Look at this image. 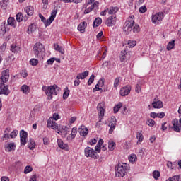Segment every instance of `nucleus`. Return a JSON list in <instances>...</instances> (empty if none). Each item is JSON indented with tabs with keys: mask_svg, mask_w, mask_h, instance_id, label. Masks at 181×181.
<instances>
[{
	"mask_svg": "<svg viewBox=\"0 0 181 181\" xmlns=\"http://www.w3.org/2000/svg\"><path fill=\"white\" fill-rule=\"evenodd\" d=\"M170 180L179 181V180H180V175H174L173 177H170Z\"/></svg>",
	"mask_w": 181,
	"mask_h": 181,
	"instance_id": "obj_52",
	"label": "nucleus"
},
{
	"mask_svg": "<svg viewBox=\"0 0 181 181\" xmlns=\"http://www.w3.org/2000/svg\"><path fill=\"white\" fill-rule=\"evenodd\" d=\"M101 23H103V19L100 17L96 18L93 21V28H98Z\"/></svg>",
	"mask_w": 181,
	"mask_h": 181,
	"instance_id": "obj_37",
	"label": "nucleus"
},
{
	"mask_svg": "<svg viewBox=\"0 0 181 181\" xmlns=\"http://www.w3.org/2000/svg\"><path fill=\"white\" fill-rule=\"evenodd\" d=\"M57 15V9L56 8H54L49 18L47 20L45 19V21H44V25L45 28H47V26H50V25H52V22H53V21L56 19Z\"/></svg>",
	"mask_w": 181,
	"mask_h": 181,
	"instance_id": "obj_7",
	"label": "nucleus"
},
{
	"mask_svg": "<svg viewBox=\"0 0 181 181\" xmlns=\"http://www.w3.org/2000/svg\"><path fill=\"white\" fill-rule=\"evenodd\" d=\"M85 155L87 158H95V151L90 147L85 148Z\"/></svg>",
	"mask_w": 181,
	"mask_h": 181,
	"instance_id": "obj_16",
	"label": "nucleus"
},
{
	"mask_svg": "<svg viewBox=\"0 0 181 181\" xmlns=\"http://www.w3.org/2000/svg\"><path fill=\"white\" fill-rule=\"evenodd\" d=\"M28 18H29V17H24L23 18V16L22 15V13H18L16 15L17 22H22L23 21H25V22H26V21H28Z\"/></svg>",
	"mask_w": 181,
	"mask_h": 181,
	"instance_id": "obj_35",
	"label": "nucleus"
},
{
	"mask_svg": "<svg viewBox=\"0 0 181 181\" xmlns=\"http://www.w3.org/2000/svg\"><path fill=\"white\" fill-rule=\"evenodd\" d=\"M147 125H148V127H153L156 124L155 120L152 119H148L146 122Z\"/></svg>",
	"mask_w": 181,
	"mask_h": 181,
	"instance_id": "obj_50",
	"label": "nucleus"
},
{
	"mask_svg": "<svg viewBox=\"0 0 181 181\" xmlns=\"http://www.w3.org/2000/svg\"><path fill=\"white\" fill-rule=\"evenodd\" d=\"M1 9H6L8 6V0H3L0 2Z\"/></svg>",
	"mask_w": 181,
	"mask_h": 181,
	"instance_id": "obj_44",
	"label": "nucleus"
},
{
	"mask_svg": "<svg viewBox=\"0 0 181 181\" xmlns=\"http://www.w3.org/2000/svg\"><path fill=\"white\" fill-rule=\"evenodd\" d=\"M97 110L99 114V121L96 123V127L100 128V127L103 125L101 119L104 117V114L105 112V103L104 102L99 103L97 106Z\"/></svg>",
	"mask_w": 181,
	"mask_h": 181,
	"instance_id": "obj_4",
	"label": "nucleus"
},
{
	"mask_svg": "<svg viewBox=\"0 0 181 181\" xmlns=\"http://www.w3.org/2000/svg\"><path fill=\"white\" fill-rule=\"evenodd\" d=\"M98 85L101 88H103V87H104V79H100V80L98 81Z\"/></svg>",
	"mask_w": 181,
	"mask_h": 181,
	"instance_id": "obj_56",
	"label": "nucleus"
},
{
	"mask_svg": "<svg viewBox=\"0 0 181 181\" xmlns=\"http://www.w3.org/2000/svg\"><path fill=\"white\" fill-rule=\"evenodd\" d=\"M176 45V44L175 43V40H172L171 41H170L168 45H167V50L168 52H170V50H172V49H175V46Z\"/></svg>",
	"mask_w": 181,
	"mask_h": 181,
	"instance_id": "obj_34",
	"label": "nucleus"
},
{
	"mask_svg": "<svg viewBox=\"0 0 181 181\" xmlns=\"http://www.w3.org/2000/svg\"><path fill=\"white\" fill-rule=\"evenodd\" d=\"M54 50H57V52H59L61 54H64V48L63 47L59 46L58 44H54Z\"/></svg>",
	"mask_w": 181,
	"mask_h": 181,
	"instance_id": "obj_39",
	"label": "nucleus"
},
{
	"mask_svg": "<svg viewBox=\"0 0 181 181\" xmlns=\"http://www.w3.org/2000/svg\"><path fill=\"white\" fill-rule=\"evenodd\" d=\"M98 5H99L98 1H95V2L91 5L90 7H88V8H86V9L84 10L83 13H84L85 15H87V13H88L89 12H91V11H93V9H94L95 8H98Z\"/></svg>",
	"mask_w": 181,
	"mask_h": 181,
	"instance_id": "obj_23",
	"label": "nucleus"
},
{
	"mask_svg": "<svg viewBox=\"0 0 181 181\" xmlns=\"http://www.w3.org/2000/svg\"><path fill=\"white\" fill-rule=\"evenodd\" d=\"M162 19H163V12H158L151 16V22L155 25L162 22Z\"/></svg>",
	"mask_w": 181,
	"mask_h": 181,
	"instance_id": "obj_8",
	"label": "nucleus"
},
{
	"mask_svg": "<svg viewBox=\"0 0 181 181\" xmlns=\"http://www.w3.org/2000/svg\"><path fill=\"white\" fill-rule=\"evenodd\" d=\"M10 50L12 52V53H14V54H17V53L21 52V46L16 45V44H12L11 45Z\"/></svg>",
	"mask_w": 181,
	"mask_h": 181,
	"instance_id": "obj_25",
	"label": "nucleus"
},
{
	"mask_svg": "<svg viewBox=\"0 0 181 181\" xmlns=\"http://www.w3.org/2000/svg\"><path fill=\"white\" fill-rule=\"evenodd\" d=\"M24 11L28 16H32L35 12V8L32 6H28L24 8Z\"/></svg>",
	"mask_w": 181,
	"mask_h": 181,
	"instance_id": "obj_27",
	"label": "nucleus"
},
{
	"mask_svg": "<svg viewBox=\"0 0 181 181\" xmlns=\"http://www.w3.org/2000/svg\"><path fill=\"white\" fill-rule=\"evenodd\" d=\"M131 93V86H127L120 89V95L122 97H125V95H128Z\"/></svg>",
	"mask_w": 181,
	"mask_h": 181,
	"instance_id": "obj_19",
	"label": "nucleus"
},
{
	"mask_svg": "<svg viewBox=\"0 0 181 181\" xmlns=\"http://www.w3.org/2000/svg\"><path fill=\"white\" fill-rule=\"evenodd\" d=\"M36 30V25L35 23L31 24L28 28V33H32V32H35Z\"/></svg>",
	"mask_w": 181,
	"mask_h": 181,
	"instance_id": "obj_41",
	"label": "nucleus"
},
{
	"mask_svg": "<svg viewBox=\"0 0 181 181\" xmlns=\"http://www.w3.org/2000/svg\"><path fill=\"white\" fill-rule=\"evenodd\" d=\"M50 142V139L47 137H44L43 138V144L44 145H49V143Z\"/></svg>",
	"mask_w": 181,
	"mask_h": 181,
	"instance_id": "obj_57",
	"label": "nucleus"
},
{
	"mask_svg": "<svg viewBox=\"0 0 181 181\" xmlns=\"http://www.w3.org/2000/svg\"><path fill=\"white\" fill-rule=\"evenodd\" d=\"M11 132V128L8 127L4 130V134L2 137L3 141H6L7 139H9L10 136L9 133Z\"/></svg>",
	"mask_w": 181,
	"mask_h": 181,
	"instance_id": "obj_33",
	"label": "nucleus"
},
{
	"mask_svg": "<svg viewBox=\"0 0 181 181\" xmlns=\"http://www.w3.org/2000/svg\"><path fill=\"white\" fill-rule=\"evenodd\" d=\"M76 135H77V127H74L72 128L71 134L67 136L66 139L69 141V142H71V141L74 139V138H76Z\"/></svg>",
	"mask_w": 181,
	"mask_h": 181,
	"instance_id": "obj_17",
	"label": "nucleus"
},
{
	"mask_svg": "<svg viewBox=\"0 0 181 181\" xmlns=\"http://www.w3.org/2000/svg\"><path fill=\"white\" fill-rule=\"evenodd\" d=\"M115 146H117V144L114 141L112 140H109L108 141V149L109 151H114L115 149Z\"/></svg>",
	"mask_w": 181,
	"mask_h": 181,
	"instance_id": "obj_38",
	"label": "nucleus"
},
{
	"mask_svg": "<svg viewBox=\"0 0 181 181\" xmlns=\"http://www.w3.org/2000/svg\"><path fill=\"white\" fill-rule=\"evenodd\" d=\"M157 118H165V112H161L160 113H157Z\"/></svg>",
	"mask_w": 181,
	"mask_h": 181,
	"instance_id": "obj_59",
	"label": "nucleus"
},
{
	"mask_svg": "<svg viewBox=\"0 0 181 181\" xmlns=\"http://www.w3.org/2000/svg\"><path fill=\"white\" fill-rule=\"evenodd\" d=\"M0 92L4 95H9V89H8V86H5V83H0Z\"/></svg>",
	"mask_w": 181,
	"mask_h": 181,
	"instance_id": "obj_20",
	"label": "nucleus"
},
{
	"mask_svg": "<svg viewBox=\"0 0 181 181\" xmlns=\"http://www.w3.org/2000/svg\"><path fill=\"white\" fill-rule=\"evenodd\" d=\"M47 127L48 128H52V129H58L59 126L57 125V123H56V121L53 119V118L50 117L47 120Z\"/></svg>",
	"mask_w": 181,
	"mask_h": 181,
	"instance_id": "obj_15",
	"label": "nucleus"
},
{
	"mask_svg": "<svg viewBox=\"0 0 181 181\" xmlns=\"http://www.w3.org/2000/svg\"><path fill=\"white\" fill-rule=\"evenodd\" d=\"M78 132L81 135V136H86L88 134V129L84 125H81L78 128Z\"/></svg>",
	"mask_w": 181,
	"mask_h": 181,
	"instance_id": "obj_21",
	"label": "nucleus"
},
{
	"mask_svg": "<svg viewBox=\"0 0 181 181\" xmlns=\"http://www.w3.org/2000/svg\"><path fill=\"white\" fill-rule=\"evenodd\" d=\"M129 170V165L126 163H119L115 166V176L116 177H124Z\"/></svg>",
	"mask_w": 181,
	"mask_h": 181,
	"instance_id": "obj_2",
	"label": "nucleus"
},
{
	"mask_svg": "<svg viewBox=\"0 0 181 181\" xmlns=\"http://www.w3.org/2000/svg\"><path fill=\"white\" fill-rule=\"evenodd\" d=\"M108 127H110L109 134H112L115 129V127H117V118H115V117H111Z\"/></svg>",
	"mask_w": 181,
	"mask_h": 181,
	"instance_id": "obj_11",
	"label": "nucleus"
},
{
	"mask_svg": "<svg viewBox=\"0 0 181 181\" xmlns=\"http://www.w3.org/2000/svg\"><path fill=\"white\" fill-rule=\"evenodd\" d=\"M69 95H70V90H69L68 87H66L64 89L63 99L67 100V98H69Z\"/></svg>",
	"mask_w": 181,
	"mask_h": 181,
	"instance_id": "obj_40",
	"label": "nucleus"
},
{
	"mask_svg": "<svg viewBox=\"0 0 181 181\" xmlns=\"http://www.w3.org/2000/svg\"><path fill=\"white\" fill-rule=\"evenodd\" d=\"M123 31L125 35H129L132 32L133 33H139L141 32V27L135 23V16H131L127 19L123 25Z\"/></svg>",
	"mask_w": 181,
	"mask_h": 181,
	"instance_id": "obj_1",
	"label": "nucleus"
},
{
	"mask_svg": "<svg viewBox=\"0 0 181 181\" xmlns=\"http://www.w3.org/2000/svg\"><path fill=\"white\" fill-rule=\"evenodd\" d=\"M37 175H36V174H34V175H33L30 177L29 181H36V179H37Z\"/></svg>",
	"mask_w": 181,
	"mask_h": 181,
	"instance_id": "obj_60",
	"label": "nucleus"
},
{
	"mask_svg": "<svg viewBox=\"0 0 181 181\" xmlns=\"http://www.w3.org/2000/svg\"><path fill=\"white\" fill-rule=\"evenodd\" d=\"M21 76L23 77V78H26V77H28V71L25 69L22 70Z\"/></svg>",
	"mask_w": 181,
	"mask_h": 181,
	"instance_id": "obj_54",
	"label": "nucleus"
},
{
	"mask_svg": "<svg viewBox=\"0 0 181 181\" xmlns=\"http://www.w3.org/2000/svg\"><path fill=\"white\" fill-rule=\"evenodd\" d=\"M129 159H136V155L135 154H131L130 156H129Z\"/></svg>",
	"mask_w": 181,
	"mask_h": 181,
	"instance_id": "obj_64",
	"label": "nucleus"
},
{
	"mask_svg": "<svg viewBox=\"0 0 181 181\" xmlns=\"http://www.w3.org/2000/svg\"><path fill=\"white\" fill-rule=\"evenodd\" d=\"M122 81V78L119 76L117 78H116L114 81V83H113V87L114 88H115L116 90L118 88V86H119V83H121Z\"/></svg>",
	"mask_w": 181,
	"mask_h": 181,
	"instance_id": "obj_36",
	"label": "nucleus"
},
{
	"mask_svg": "<svg viewBox=\"0 0 181 181\" xmlns=\"http://www.w3.org/2000/svg\"><path fill=\"white\" fill-rule=\"evenodd\" d=\"M43 4V8L44 9H46L47 8V5H49V0H42Z\"/></svg>",
	"mask_w": 181,
	"mask_h": 181,
	"instance_id": "obj_55",
	"label": "nucleus"
},
{
	"mask_svg": "<svg viewBox=\"0 0 181 181\" xmlns=\"http://www.w3.org/2000/svg\"><path fill=\"white\" fill-rule=\"evenodd\" d=\"M104 144V140L103 139H100L97 145L95 146V152H98V153H100V152H103L104 156H107V147L105 146H103L101 147V146Z\"/></svg>",
	"mask_w": 181,
	"mask_h": 181,
	"instance_id": "obj_6",
	"label": "nucleus"
},
{
	"mask_svg": "<svg viewBox=\"0 0 181 181\" xmlns=\"http://www.w3.org/2000/svg\"><path fill=\"white\" fill-rule=\"evenodd\" d=\"M89 73L90 72L88 71H85L82 73H79L78 74L76 78L78 80H84V78H86L88 76Z\"/></svg>",
	"mask_w": 181,
	"mask_h": 181,
	"instance_id": "obj_28",
	"label": "nucleus"
},
{
	"mask_svg": "<svg viewBox=\"0 0 181 181\" xmlns=\"http://www.w3.org/2000/svg\"><path fill=\"white\" fill-rule=\"evenodd\" d=\"M135 46H136V41L135 40L128 41L127 47L132 48V47H135Z\"/></svg>",
	"mask_w": 181,
	"mask_h": 181,
	"instance_id": "obj_42",
	"label": "nucleus"
},
{
	"mask_svg": "<svg viewBox=\"0 0 181 181\" xmlns=\"http://www.w3.org/2000/svg\"><path fill=\"white\" fill-rule=\"evenodd\" d=\"M150 117L151 118H158V113H156V112H151L150 113Z\"/></svg>",
	"mask_w": 181,
	"mask_h": 181,
	"instance_id": "obj_62",
	"label": "nucleus"
},
{
	"mask_svg": "<svg viewBox=\"0 0 181 181\" xmlns=\"http://www.w3.org/2000/svg\"><path fill=\"white\" fill-rule=\"evenodd\" d=\"M136 138L138 139V142H142V141H144V135H142V132H137Z\"/></svg>",
	"mask_w": 181,
	"mask_h": 181,
	"instance_id": "obj_46",
	"label": "nucleus"
},
{
	"mask_svg": "<svg viewBox=\"0 0 181 181\" xmlns=\"http://www.w3.org/2000/svg\"><path fill=\"white\" fill-rule=\"evenodd\" d=\"M28 148L30 149L31 151H33L35 148H36V143L35 142V140L33 139H30L28 143Z\"/></svg>",
	"mask_w": 181,
	"mask_h": 181,
	"instance_id": "obj_31",
	"label": "nucleus"
},
{
	"mask_svg": "<svg viewBox=\"0 0 181 181\" xmlns=\"http://www.w3.org/2000/svg\"><path fill=\"white\" fill-rule=\"evenodd\" d=\"M18 130H14L13 131L11 134H10V136L11 138L13 139V138H16V136H18Z\"/></svg>",
	"mask_w": 181,
	"mask_h": 181,
	"instance_id": "obj_53",
	"label": "nucleus"
},
{
	"mask_svg": "<svg viewBox=\"0 0 181 181\" xmlns=\"http://www.w3.org/2000/svg\"><path fill=\"white\" fill-rule=\"evenodd\" d=\"M42 90L45 91L47 97H50L52 99V95H57L60 88H59L57 85H52L50 86H43Z\"/></svg>",
	"mask_w": 181,
	"mask_h": 181,
	"instance_id": "obj_3",
	"label": "nucleus"
},
{
	"mask_svg": "<svg viewBox=\"0 0 181 181\" xmlns=\"http://www.w3.org/2000/svg\"><path fill=\"white\" fill-rule=\"evenodd\" d=\"M173 124V129L175 131V132H180L181 131V117L180 119H175L172 122Z\"/></svg>",
	"mask_w": 181,
	"mask_h": 181,
	"instance_id": "obj_10",
	"label": "nucleus"
},
{
	"mask_svg": "<svg viewBox=\"0 0 181 181\" xmlns=\"http://www.w3.org/2000/svg\"><path fill=\"white\" fill-rule=\"evenodd\" d=\"M33 170V168L30 165H27L24 169L25 175H28V173H30Z\"/></svg>",
	"mask_w": 181,
	"mask_h": 181,
	"instance_id": "obj_47",
	"label": "nucleus"
},
{
	"mask_svg": "<svg viewBox=\"0 0 181 181\" xmlns=\"http://www.w3.org/2000/svg\"><path fill=\"white\" fill-rule=\"evenodd\" d=\"M115 23H117V16H110L105 22V25L109 27L114 26Z\"/></svg>",
	"mask_w": 181,
	"mask_h": 181,
	"instance_id": "obj_13",
	"label": "nucleus"
},
{
	"mask_svg": "<svg viewBox=\"0 0 181 181\" xmlns=\"http://www.w3.org/2000/svg\"><path fill=\"white\" fill-rule=\"evenodd\" d=\"M7 23L9 26H12L13 28H16V21H15V18L9 17L7 20Z\"/></svg>",
	"mask_w": 181,
	"mask_h": 181,
	"instance_id": "obj_32",
	"label": "nucleus"
},
{
	"mask_svg": "<svg viewBox=\"0 0 181 181\" xmlns=\"http://www.w3.org/2000/svg\"><path fill=\"white\" fill-rule=\"evenodd\" d=\"M33 51L35 57H42V54L45 52V46L40 42H37L34 45Z\"/></svg>",
	"mask_w": 181,
	"mask_h": 181,
	"instance_id": "obj_5",
	"label": "nucleus"
},
{
	"mask_svg": "<svg viewBox=\"0 0 181 181\" xmlns=\"http://www.w3.org/2000/svg\"><path fill=\"white\" fill-rule=\"evenodd\" d=\"M61 132L62 138H66L69 132H70V128L67 127V126H62Z\"/></svg>",
	"mask_w": 181,
	"mask_h": 181,
	"instance_id": "obj_24",
	"label": "nucleus"
},
{
	"mask_svg": "<svg viewBox=\"0 0 181 181\" xmlns=\"http://www.w3.org/2000/svg\"><path fill=\"white\" fill-rule=\"evenodd\" d=\"M53 63H54V58H51L47 61V64H48L52 65Z\"/></svg>",
	"mask_w": 181,
	"mask_h": 181,
	"instance_id": "obj_61",
	"label": "nucleus"
},
{
	"mask_svg": "<svg viewBox=\"0 0 181 181\" xmlns=\"http://www.w3.org/2000/svg\"><path fill=\"white\" fill-rule=\"evenodd\" d=\"M20 91H22L23 94L28 95L29 93H30V87L26 84H24L21 86Z\"/></svg>",
	"mask_w": 181,
	"mask_h": 181,
	"instance_id": "obj_26",
	"label": "nucleus"
},
{
	"mask_svg": "<svg viewBox=\"0 0 181 181\" xmlns=\"http://www.w3.org/2000/svg\"><path fill=\"white\" fill-rule=\"evenodd\" d=\"M107 9V13L108 15H111V16H117V15H115V13H117L119 11V8L117 6H112V7H110Z\"/></svg>",
	"mask_w": 181,
	"mask_h": 181,
	"instance_id": "obj_22",
	"label": "nucleus"
},
{
	"mask_svg": "<svg viewBox=\"0 0 181 181\" xmlns=\"http://www.w3.org/2000/svg\"><path fill=\"white\" fill-rule=\"evenodd\" d=\"M167 166H168V168H170V169H174L175 168V166H173V164L170 161L168 162Z\"/></svg>",
	"mask_w": 181,
	"mask_h": 181,
	"instance_id": "obj_63",
	"label": "nucleus"
},
{
	"mask_svg": "<svg viewBox=\"0 0 181 181\" xmlns=\"http://www.w3.org/2000/svg\"><path fill=\"white\" fill-rule=\"evenodd\" d=\"M27 139H28V132H26L25 130H21L20 132L21 145H26Z\"/></svg>",
	"mask_w": 181,
	"mask_h": 181,
	"instance_id": "obj_14",
	"label": "nucleus"
},
{
	"mask_svg": "<svg viewBox=\"0 0 181 181\" xmlns=\"http://www.w3.org/2000/svg\"><path fill=\"white\" fill-rule=\"evenodd\" d=\"M135 91L138 94L141 93V86H139V84L136 85Z\"/></svg>",
	"mask_w": 181,
	"mask_h": 181,
	"instance_id": "obj_58",
	"label": "nucleus"
},
{
	"mask_svg": "<svg viewBox=\"0 0 181 181\" xmlns=\"http://www.w3.org/2000/svg\"><path fill=\"white\" fill-rule=\"evenodd\" d=\"M153 176L156 180H158V179L160 177V172H159L158 170H154L153 172Z\"/></svg>",
	"mask_w": 181,
	"mask_h": 181,
	"instance_id": "obj_45",
	"label": "nucleus"
},
{
	"mask_svg": "<svg viewBox=\"0 0 181 181\" xmlns=\"http://www.w3.org/2000/svg\"><path fill=\"white\" fill-rule=\"evenodd\" d=\"M94 78H95V76L92 74L88 81V86H91L92 83H94Z\"/></svg>",
	"mask_w": 181,
	"mask_h": 181,
	"instance_id": "obj_49",
	"label": "nucleus"
},
{
	"mask_svg": "<svg viewBox=\"0 0 181 181\" xmlns=\"http://www.w3.org/2000/svg\"><path fill=\"white\" fill-rule=\"evenodd\" d=\"M9 80V72L4 70L1 73V78H0V83H6Z\"/></svg>",
	"mask_w": 181,
	"mask_h": 181,
	"instance_id": "obj_18",
	"label": "nucleus"
},
{
	"mask_svg": "<svg viewBox=\"0 0 181 181\" xmlns=\"http://www.w3.org/2000/svg\"><path fill=\"white\" fill-rule=\"evenodd\" d=\"M57 144H58V146L61 149H65V150L69 149V145H67V144H64V142H63V140H62L60 139H58L57 140Z\"/></svg>",
	"mask_w": 181,
	"mask_h": 181,
	"instance_id": "obj_29",
	"label": "nucleus"
},
{
	"mask_svg": "<svg viewBox=\"0 0 181 181\" xmlns=\"http://www.w3.org/2000/svg\"><path fill=\"white\" fill-rule=\"evenodd\" d=\"M122 107V103H119L117 105H116L114 108L113 111L115 114H117L119 111V109Z\"/></svg>",
	"mask_w": 181,
	"mask_h": 181,
	"instance_id": "obj_43",
	"label": "nucleus"
},
{
	"mask_svg": "<svg viewBox=\"0 0 181 181\" xmlns=\"http://www.w3.org/2000/svg\"><path fill=\"white\" fill-rule=\"evenodd\" d=\"M6 152H13L16 149V144L13 142H8L4 146Z\"/></svg>",
	"mask_w": 181,
	"mask_h": 181,
	"instance_id": "obj_12",
	"label": "nucleus"
},
{
	"mask_svg": "<svg viewBox=\"0 0 181 181\" xmlns=\"http://www.w3.org/2000/svg\"><path fill=\"white\" fill-rule=\"evenodd\" d=\"M30 64H31V66H37V64H39V60L35 58L31 59L30 60Z\"/></svg>",
	"mask_w": 181,
	"mask_h": 181,
	"instance_id": "obj_48",
	"label": "nucleus"
},
{
	"mask_svg": "<svg viewBox=\"0 0 181 181\" xmlns=\"http://www.w3.org/2000/svg\"><path fill=\"white\" fill-rule=\"evenodd\" d=\"M151 105L156 110H160V108H163V102H162L158 97H156L152 103Z\"/></svg>",
	"mask_w": 181,
	"mask_h": 181,
	"instance_id": "obj_9",
	"label": "nucleus"
},
{
	"mask_svg": "<svg viewBox=\"0 0 181 181\" xmlns=\"http://www.w3.org/2000/svg\"><path fill=\"white\" fill-rule=\"evenodd\" d=\"M148 11V8H146V6H142L139 8V12L140 13H145Z\"/></svg>",
	"mask_w": 181,
	"mask_h": 181,
	"instance_id": "obj_51",
	"label": "nucleus"
},
{
	"mask_svg": "<svg viewBox=\"0 0 181 181\" xmlns=\"http://www.w3.org/2000/svg\"><path fill=\"white\" fill-rule=\"evenodd\" d=\"M86 28H87V23L86 21H83L78 25V30H79V32H81V33H84Z\"/></svg>",
	"mask_w": 181,
	"mask_h": 181,
	"instance_id": "obj_30",
	"label": "nucleus"
}]
</instances>
